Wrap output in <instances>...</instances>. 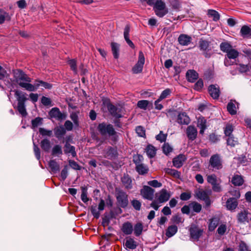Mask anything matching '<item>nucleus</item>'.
<instances>
[{
	"mask_svg": "<svg viewBox=\"0 0 251 251\" xmlns=\"http://www.w3.org/2000/svg\"><path fill=\"white\" fill-rule=\"evenodd\" d=\"M186 134L190 140L194 141L197 136L198 131L193 126H189L186 129Z\"/></svg>",
	"mask_w": 251,
	"mask_h": 251,
	"instance_id": "aec40b11",
	"label": "nucleus"
},
{
	"mask_svg": "<svg viewBox=\"0 0 251 251\" xmlns=\"http://www.w3.org/2000/svg\"><path fill=\"white\" fill-rule=\"evenodd\" d=\"M90 210L93 216L96 219H99L100 216V213L99 211L97 210V205H92L90 207Z\"/></svg>",
	"mask_w": 251,
	"mask_h": 251,
	"instance_id": "0e129e2a",
	"label": "nucleus"
},
{
	"mask_svg": "<svg viewBox=\"0 0 251 251\" xmlns=\"http://www.w3.org/2000/svg\"><path fill=\"white\" fill-rule=\"evenodd\" d=\"M118 152L116 148L108 147L105 152V157L108 159H114L118 157Z\"/></svg>",
	"mask_w": 251,
	"mask_h": 251,
	"instance_id": "f3484780",
	"label": "nucleus"
},
{
	"mask_svg": "<svg viewBox=\"0 0 251 251\" xmlns=\"http://www.w3.org/2000/svg\"><path fill=\"white\" fill-rule=\"evenodd\" d=\"M121 181L126 189L128 190L132 188V181L128 174H124V176L121 177Z\"/></svg>",
	"mask_w": 251,
	"mask_h": 251,
	"instance_id": "412c9836",
	"label": "nucleus"
},
{
	"mask_svg": "<svg viewBox=\"0 0 251 251\" xmlns=\"http://www.w3.org/2000/svg\"><path fill=\"white\" fill-rule=\"evenodd\" d=\"M195 196L198 198L202 201L205 199L207 197H208V195L207 193L204 190H199L197 192H196Z\"/></svg>",
	"mask_w": 251,
	"mask_h": 251,
	"instance_id": "8fccbe9b",
	"label": "nucleus"
},
{
	"mask_svg": "<svg viewBox=\"0 0 251 251\" xmlns=\"http://www.w3.org/2000/svg\"><path fill=\"white\" fill-rule=\"evenodd\" d=\"M111 50L114 58L117 59L119 57L120 45L115 42L111 43Z\"/></svg>",
	"mask_w": 251,
	"mask_h": 251,
	"instance_id": "f704fd0d",
	"label": "nucleus"
},
{
	"mask_svg": "<svg viewBox=\"0 0 251 251\" xmlns=\"http://www.w3.org/2000/svg\"><path fill=\"white\" fill-rule=\"evenodd\" d=\"M70 117L71 119V120L73 121L75 126V127H78L79 124L78 113L75 112H72L70 114Z\"/></svg>",
	"mask_w": 251,
	"mask_h": 251,
	"instance_id": "09e8293b",
	"label": "nucleus"
},
{
	"mask_svg": "<svg viewBox=\"0 0 251 251\" xmlns=\"http://www.w3.org/2000/svg\"><path fill=\"white\" fill-rule=\"evenodd\" d=\"M189 206L193 211L196 213H200L201 210V205L196 201L191 202L189 203Z\"/></svg>",
	"mask_w": 251,
	"mask_h": 251,
	"instance_id": "a18cd8bd",
	"label": "nucleus"
},
{
	"mask_svg": "<svg viewBox=\"0 0 251 251\" xmlns=\"http://www.w3.org/2000/svg\"><path fill=\"white\" fill-rule=\"evenodd\" d=\"M220 48L221 50L223 52L227 53L232 48V46L230 43L228 42H224L220 44Z\"/></svg>",
	"mask_w": 251,
	"mask_h": 251,
	"instance_id": "79ce46f5",
	"label": "nucleus"
},
{
	"mask_svg": "<svg viewBox=\"0 0 251 251\" xmlns=\"http://www.w3.org/2000/svg\"><path fill=\"white\" fill-rule=\"evenodd\" d=\"M97 130L102 136L108 135L114 143H116L119 140L118 133L110 124L104 122L100 123L97 126Z\"/></svg>",
	"mask_w": 251,
	"mask_h": 251,
	"instance_id": "f257e3e1",
	"label": "nucleus"
},
{
	"mask_svg": "<svg viewBox=\"0 0 251 251\" xmlns=\"http://www.w3.org/2000/svg\"><path fill=\"white\" fill-rule=\"evenodd\" d=\"M13 91L15 92V96L18 101L17 107L18 111L23 116H26L27 113L26 111L25 102L28 100L26 97V94L18 90H14Z\"/></svg>",
	"mask_w": 251,
	"mask_h": 251,
	"instance_id": "f03ea898",
	"label": "nucleus"
},
{
	"mask_svg": "<svg viewBox=\"0 0 251 251\" xmlns=\"http://www.w3.org/2000/svg\"><path fill=\"white\" fill-rule=\"evenodd\" d=\"M64 151L65 154L71 153L73 157L76 156L75 147L71 145L68 142H66L64 145Z\"/></svg>",
	"mask_w": 251,
	"mask_h": 251,
	"instance_id": "bb28decb",
	"label": "nucleus"
},
{
	"mask_svg": "<svg viewBox=\"0 0 251 251\" xmlns=\"http://www.w3.org/2000/svg\"><path fill=\"white\" fill-rule=\"evenodd\" d=\"M239 251H251V250L244 242L241 241L239 245Z\"/></svg>",
	"mask_w": 251,
	"mask_h": 251,
	"instance_id": "774afa93",
	"label": "nucleus"
},
{
	"mask_svg": "<svg viewBox=\"0 0 251 251\" xmlns=\"http://www.w3.org/2000/svg\"><path fill=\"white\" fill-rule=\"evenodd\" d=\"M103 103L106 105L108 111L110 115L116 119H120L123 117L121 114V109L118 108L117 106L113 104L110 101L109 99H106L103 101Z\"/></svg>",
	"mask_w": 251,
	"mask_h": 251,
	"instance_id": "6e6552de",
	"label": "nucleus"
},
{
	"mask_svg": "<svg viewBox=\"0 0 251 251\" xmlns=\"http://www.w3.org/2000/svg\"><path fill=\"white\" fill-rule=\"evenodd\" d=\"M144 159L143 156L139 154L134 155L133 157V161L135 165V166L139 164H142V162Z\"/></svg>",
	"mask_w": 251,
	"mask_h": 251,
	"instance_id": "bf43d9fd",
	"label": "nucleus"
},
{
	"mask_svg": "<svg viewBox=\"0 0 251 251\" xmlns=\"http://www.w3.org/2000/svg\"><path fill=\"white\" fill-rule=\"evenodd\" d=\"M186 159L187 158L185 155L183 154H180L173 159V165L177 168H179L182 166Z\"/></svg>",
	"mask_w": 251,
	"mask_h": 251,
	"instance_id": "a211bd4d",
	"label": "nucleus"
},
{
	"mask_svg": "<svg viewBox=\"0 0 251 251\" xmlns=\"http://www.w3.org/2000/svg\"><path fill=\"white\" fill-rule=\"evenodd\" d=\"M115 197L117 204L123 208H126L128 205V196L126 192L120 188L115 189Z\"/></svg>",
	"mask_w": 251,
	"mask_h": 251,
	"instance_id": "39448f33",
	"label": "nucleus"
},
{
	"mask_svg": "<svg viewBox=\"0 0 251 251\" xmlns=\"http://www.w3.org/2000/svg\"><path fill=\"white\" fill-rule=\"evenodd\" d=\"M250 69H251V66L249 64L247 65L239 64L238 67H237V69L241 73H246L249 71Z\"/></svg>",
	"mask_w": 251,
	"mask_h": 251,
	"instance_id": "3c124183",
	"label": "nucleus"
},
{
	"mask_svg": "<svg viewBox=\"0 0 251 251\" xmlns=\"http://www.w3.org/2000/svg\"><path fill=\"white\" fill-rule=\"evenodd\" d=\"M210 96L214 100H218L221 94L220 87L217 84H211L208 88Z\"/></svg>",
	"mask_w": 251,
	"mask_h": 251,
	"instance_id": "dca6fc26",
	"label": "nucleus"
},
{
	"mask_svg": "<svg viewBox=\"0 0 251 251\" xmlns=\"http://www.w3.org/2000/svg\"><path fill=\"white\" fill-rule=\"evenodd\" d=\"M172 93V91L169 88H167L162 92L160 95L159 100H163V99L167 98Z\"/></svg>",
	"mask_w": 251,
	"mask_h": 251,
	"instance_id": "680f3d73",
	"label": "nucleus"
},
{
	"mask_svg": "<svg viewBox=\"0 0 251 251\" xmlns=\"http://www.w3.org/2000/svg\"><path fill=\"white\" fill-rule=\"evenodd\" d=\"M240 33L244 38H251V27L248 25H243L241 28Z\"/></svg>",
	"mask_w": 251,
	"mask_h": 251,
	"instance_id": "c85d7f7f",
	"label": "nucleus"
},
{
	"mask_svg": "<svg viewBox=\"0 0 251 251\" xmlns=\"http://www.w3.org/2000/svg\"><path fill=\"white\" fill-rule=\"evenodd\" d=\"M121 230L125 234H131L133 230V227L132 224L129 222L124 223L121 227Z\"/></svg>",
	"mask_w": 251,
	"mask_h": 251,
	"instance_id": "393cba45",
	"label": "nucleus"
},
{
	"mask_svg": "<svg viewBox=\"0 0 251 251\" xmlns=\"http://www.w3.org/2000/svg\"><path fill=\"white\" fill-rule=\"evenodd\" d=\"M177 227L176 225H171L166 230V235L168 238L173 236L177 231Z\"/></svg>",
	"mask_w": 251,
	"mask_h": 251,
	"instance_id": "473e14b6",
	"label": "nucleus"
},
{
	"mask_svg": "<svg viewBox=\"0 0 251 251\" xmlns=\"http://www.w3.org/2000/svg\"><path fill=\"white\" fill-rule=\"evenodd\" d=\"M125 245L126 248L129 249L134 250L137 247L138 243L133 238L129 237L127 238Z\"/></svg>",
	"mask_w": 251,
	"mask_h": 251,
	"instance_id": "72a5a7b5",
	"label": "nucleus"
},
{
	"mask_svg": "<svg viewBox=\"0 0 251 251\" xmlns=\"http://www.w3.org/2000/svg\"><path fill=\"white\" fill-rule=\"evenodd\" d=\"M53 131L55 137L58 139H61L66 133V129L62 126L55 127Z\"/></svg>",
	"mask_w": 251,
	"mask_h": 251,
	"instance_id": "cd10ccee",
	"label": "nucleus"
},
{
	"mask_svg": "<svg viewBox=\"0 0 251 251\" xmlns=\"http://www.w3.org/2000/svg\"><path fill=\"white\" fill-rule=\"evenodd\" d=\"M223 166L222 159L218 154L212 155L209 159L208 168L213 171L219 170Z\"/></svg>",
	"mask_w": 251,
	"mask_h": 251,
	"instance_id": "423d86ee",
	"label": "nucleus"
},
{
	"mask_svg": "<svg viewBox=\"0 0 251 251\" xmlns=\"http://www.w3.org/2000/svg\"><path fill=\"white\" fill-rule=\"evenodd\" d=\"M149 103L148 100H140L137 102V106L142 109L146 110Z\"/></svg>",
	"mask_w": 251,
	"mask_h": 251,
	"instance_id": "338daca9",
	"label": "nucleus"
},
{
	"mask_svg": "<svg viewBox=\"0 0 251 251\" xmlns=\"http://www.w3.org/2000/svg\"><path fill=\"white\" fill-rule=\"evenodd\" d=\"M40 86L43 87L46 89H51L52 87V85L51 84L38 79L35 80L34 85L31 83L20 84V87L30 92L35 91Z\"/></svg>",
	"mask_w": 251,
	"mask_h": 251,
	"instance_id": "7ed1b4c3",
	"label": "nucleus"
},
{
	"mask_svg": "<svg viewBox=\"0 0 251 251\" xmlns=\"http://www.w3.org/2000/svg\"><path fill=\"white\" fill-rule=\"evenodd\" d=\"M227 110L232 115L236 114V108L235 104L230 101L227 105Z\"/></svg>",
	"mask_w": 251,
	"mask_h": 251,
	"instance_id": "de8ad7c7",
	"label": "nucleus"
},
{
	"mask_svg": "<svg viewBox=\"0 0 251 251\" xmlns=\"http://www.w3.org/2000/svg\"><path fill=\"white\" fill-rule=\"evenodd\" d=\"M49 166L50 171L53 173H56L59 171V164L54 159L50 160L49 162Z\"/></svg>",
	"mask_w": 251,
	"mask_h": 251,
	"instance_id": "e433bc0d",
	"label": "nucleus"
},
{
	"mask_svg": "<svg viewBox=\"0 0 251 251\" xmlns=\"http://www.w3.org/2000/svg\"><path fill=\"white\" fill-rule=\"evenodd\" d=\"M81 199L83 202L86 203L88 201L89 199L87 197V189L85 187H81Z\"/></svg>",
	"mask_w": 251,
	"mask_h": 251,
	"instance_id": "6e6d98bb",
	"label": "nucleus"
},
{
	"mask_svg": "<svg viewBox=\"0 0 251 251\" xmlns=\"http://www.w3.org/2000/svg\"><path fill=\"white\" fill-rule=\"evenodd\" d=\"M135 170L140 175H145L148 173L149 169L147 165L142 163L135 166Z\"/></svg>",
	"mask_w": 251,
	"mask_h": 251,
	"instance_id": "c756f323",
	"label": "nucleus"
},
{
	"mask_svg": "<svg viewBox=\"0 0 251 251\" xmlns=\"http://www.w3.org/2000/svg\"><path fill=\"white\" fill-rule=\"evenodd\" d=\"M110 217H109L108 213L105 212L102 218L101 225L103 227H105L106 226H108L110 223Z\"/></svg>",
	"mask_w": 251,
	"mask_h": 251,
	"instance_id": "13d9d810",
	"label": "nucleus"
},
{
	"mask_svg": "<svg viewBox=\"0 0 251 251\" xmlns=\"http://www.w3.org/2000/svg\"><path fill=\"white\" fill-rule=\"evenodd\" d=\"M154 193V190L148 186H144L140 191L143 198L148 200L153 199Z\"/></svg>",
	"mask_w": 251,
	"mask_h": 251,
	"instance_id": "2eb2a0df",
	"label": "nucleus"
},
{
	"mask_svg": "<svg viewBox=\"0 0 251 251\" xmlns=\"http://www.w3.org/2000/svg\"><path fill=\"white\" fill-rule=\"evenodd\" d=\"M40 146L44 151L48 152L51 148L50 141L47 138H44L41 140Z\"/></svg>",
	"mask_w": 251,
	"mask_h": 251,
	"instance_id": "7c9ffc66",
	"label": "nucleus"
},
{
	"mask_svg": "<svg viewBox=\"0 0 251 251\" xmlns=\"http://www.w3.org/2000/svg\"><path fill=\"white\" fill-rule=\"evenodd\" d=\"M226 140V143L228 146H230L231 147H234L238 143V141L235 139L233 137V135L227 136Z\"/></svg>",
	"mask_w": 251,
	"mask_h": 251,
	"instance_id": "5fc2aeb1",
	"label": "nucleus"
},
{
	"mask_svg": "<svg viewBox=\"0 0 251 251\" xmlns=\"http://www.w3.org/2000/svg\"><path fill=\"white\" fill-rule=\"evenodd\" d=\"M233 131V126L230 124H228L226 126L224 132L226 136H232V132Z\"/></svg>",
	"mask_w": 251,
	"mask_h": 251,
	"instance_id": "69168bd1",
	"label": "nucleus"
},
{
	"mask_svg": "<svg viewBox=\"0 0 251 251\" xmlns=\"http://www.w3.org/2000/svg\"><path fill=\"white\" fill-rule=\"evenodd\" d=\"M171 194L166 189H161L158 193L156 194L157 200L159 203H163L167 201L170 198Z\"/></svg>",
	"mask_w": 251,
	"mask_h": 251,
	"instance_id": "ddd939ff",
	"label": "nucleus"
},
{
	"mask_svg": "<svg viewBox=\"0 0 251 251\" xmlns=\"http://www.w3.org/2000/svg\"><path fill=\"white\" fill-rule=\"evenodd\" d=\"M190 238L193 241H198L202 236L204 230L196 225H191L189 228Z\"/></svg>",
	"mask_w": 251,
	"mask_h": 251,
	"instance_id": "0eeeda50",
	"label": "nucleus"
},
{
	"mask_svg": "<svg viewBox=\"0 0 251 251\" xmlns=\"http://www.w3.org/2000/svg\"><path fill=\"white\" fill-rule=\"evenodd\" d=\"M219 219L218 217H213L210 220L208 225V229L210 231L214 230L219 224Z\"/></svg>",
	"mask_w": 251,
	"mask_h": 251,
	"instance_id": "ea45409f",
	"label": "nucleus"
},
{
	"mask_svg": "<svg viewBox=\"0 0 251 251\" xmlns=\"http://www.w3.org/2000/svg\"><path fill=\"white\" fill-rule=\"evenodd\" d=\"M62 147L60 145H55L52 148L51 155L53 156H59L62 154Z\"/></svg>",
	"mask_w": 251,
	"mask_h": 251,
	"instance_id": "49530a36",
	"label": "nucleus"
},
{
	"mask_svg": "<svg viewBox=\"0 0 251 251\" xmlns=\"http://www.w3.org/2000/svg\"><path fill=\"white\" fill-rule=\"evenodd\" d=\"M129 32H130V26L129 25H126L124 28V38L128 45V46L132 49L135 48V45L129 39Z\"/></svg>",
	"mask_w": 251,
	"mask_h": 251,
	"instance_id": "4be33fe9",
	"label": "nucleus"
},
{
	"mask_svg": "<svg viewBox=\"0 0 251 251\" xmlns=\"http://www.w3.org/2000/svg\"><path fill=\"white\" fill-rule=\"evenodd\" d=\"M191 41V37L187 34H181L178 38V42L182 46H188Z\"/></svg>",
	"mask_w": 251,
	"mask_h": 251,
	"instance_id": "5701e85b",
	"label": "nucleus"
},
{
	"mask_svg": "<svg viewBox=\"0 0 251 251\" xmlns=\"http://www.w3.org/2000/svg\"><path fill=\"white\" fill-rule=\"evenodd\" d=\"M250 214L248 210L244 209L241 211L237 215V220L238 223L245 224L246 223H249L250 221H251V218H249V215Z\"/></svg>",
	"mask_w": 251,
	"mask_h": 251,
	"instance_id": "4468645a",
	"label": "nucleus"
},
{
	"mask_svg": "<svg viewBox=\"0 0 251 251\" xmlns=\"http://www.w3.org/2000/svg\"><path fill=\"white\" fill-rule=\"evenodd\" d=\"M151 6H153V10L155 15L159 18L163 17L169 12L165 2L162 0L154 1Z\"/></svg>",
	"mask_w": 251,
	"mask_h": 251,
	"instance_id": "20e7f679",
	"label": "nucleus"
},
{
	"mask_svg": "<svg viewBox=\"0 0 251 251\" xmlns=\"http://www.w3.org/2000/svg\"><path fill=\"white\" fill-rule=\"evenodd\" d=\"M239 55V52L235 49H231L226 54V57L228 59H235Z\"/></svg>",
	"mask_w": 251,
	"mask_h": 251,
	"instance_id": "a19ab883",
	"label": "nucleus"
},
{
	"mask_svg": "<svg viewBox=\"0 0 251 251\" xmlns=\"http://www.w3.org/2000/svg\"><path fill=\"white\" fill-rule=\"evenodd\" d=\"M244 179L242 176L236 175H234L231 180L232 183L235 186H241L244 183Z\"/></svg>",
	"mask_w": 251,
	"mask_h": 251,
	"instance_id": "4c0bfd02",
	"label": "nucleus"
},
{
	"mask_svg": "<svg viewBox=\"0 0 251 251\" xmlns=\"http://www.w3.org/2000/svg\"><path fill=\"white\" fill-rule=\"evenodd\" d=\"M165 173L172 176L176 178H179L180 177L181 173L180 172L170 168H166L165 169Z\"/></svg>",
	"mask_w": 251,
	"mask_h": 251,
	"instance_id": "c03bdc74",
	"label": "nucleus"
},
{
	"mask_svg": "<svg viewBox=\"0 0 251 251\" xmlns=\"http://www.w3.org/2000/svg\"><path fill=\"white\" fill-rule=\"evenodd\" d=\"M11 16L9 13L0 8V25L3 24L5 21H10Z\"/></svg>",
	"mask_w": 251,
	"mask_h": 251,
	"instance_id": "c9c22d12",
	"label": "nucleus"
},
{
	"mask_svg": "<svg viewBox=\"0 0 251 251\" xmlns=\"http://www.w3.org/2000/svg\"><path fill=\"white\" fill-rule=\"evenodd\" d=\"M167 134H164L162 131H160L159 134L155 136L156 140L161 143L165 142L167 139Z\"/></svg>",
	"mask_w": 251,
	"mask_h": 251,
	"instance_id": "e2e57ef3",
	"label": "nucleus"
},
{
	"mask_svg": "<svg viewBox=\"0 0 251 251\" xmlns=\"http://www.w3.org/2000/svg\"><path fill=\"white\" fill-rule=\"evenodd\" d=\"M162 148L163 152L167 155H168L173 151L172 147L169 145L168 143L165 142Z\"/></svg>",
	"mask_w": 251,
	"mask_h": 251,
	"instance_id": "4d7b16f0",
	"label": "nucleus"
},
{
	"mask_svg": "<svg viewBox=\"0 0 251 251\" xmlns=\"http://www.w3.org/2000/svg\"><path fill=\"white\" fill-rule=\"evenodd\" d=\"M210 43V41L202 39H201L199 41V48L200 50L202 51L205 58H209L211 56L212 53L209 52V51L211 50Z\"/></svg>",
	"mask_w": 251,
	"mask_h": 251,
	"instance_id": "9d476101",
	"label": "nucleus"
},
{
	"mask_svg": "<svg viewBox=\"0 0 251 251\" xmlns=\"http://www.w3.org/2000/svg\"><path fill=\"white\" fill-rule=\"evenodd\" d=\"M176 122L180 125H187L190 123V119L185 112H181L177 115Z\"/></svg>",
	"mask_w": 251,
	"mask_h": 251,
	"instance_id": "6ab92c4d",
	"label": "nucleus"
},
{
	"mask_svg": "<svg viewBox=\"0 0 251 251\" xmlns=\"http://www.w3.org/2000/svg\"><path fill=\"white\" fill-rule=\"evenodd\" d=\"M198 74L194 70H189L186 74L187 80L190 82H194L198 78Z\"/></svg>",
	"mask_w": 251,
	"mask_h": 251,
	"instance_id": "a878e982",
	"label": "nucleus"
},
{
	"mask_svg": "<svg viewBox=\"0 0 251 251\" xmlns=\"http://www.w3.org/2000/svg\"><path fill=\"white\" fill-rule=\"evenodd\" d=\"M145 64V57L144 53L142 51H140L139 53L138 60L137 62L133 67L132 69V73L134 74H137L141 73L143 69V66Z\"/></svg>",
	"mask_w": 251,
	"mask_h": 251,
	"instance_id": "9b49d317",
	"label": "nucleus"
},
{
	"mask_svg": "<svg viewBox=\"0 0 251 251\" xmlns=\"http://www.w3.org/2000/svg\"><path fill=\"white\" fill-rule=\"evenodd\" d=\"M14 77L20 86L21 83H30L31 82V78L20 69L14 72Z\"/></svg>",
	"mask_w": 251,
	"mask_h": 251,
	"instance_id": "1a4fd4ad",
	"label": "nucleus"
},
{
	"mask_svg": "<svg viewBox=\"0 0 251 251\" xmlns=\"http://www.w3.org/2000/svg\"><path fill=\"white\" fill-rule=\"evenodd\" d=\"M146 152L148 157L152 158L155 156L156 150L153 146L150 144L146 147Z\"/></svg>",
	"mask_w": 251,
	"mask_h": 251,
	"instance_id": "2f4dec72",
	"label": "nucleus"
},
{
	"mask_svg": "<svg viewBox=\"0 0 251 251\" xmlns=\"http://www.w3.org/2000/svg\"><path fill=\"white\" fill-rule=\"evenodd\" d=\"M131 204L134 209L139 211L141 207V202L140 201L136 199H133L131 201Z\"/></svg>",
	"mask_w": 251,
	"mask_h": 251,
	"instance_id": "052dcab7",
	"label": "nucleus"
},
{
	"mask_svg": "<svg viewBox=\"0 0 251 251\" xmlns=\"http://www.w3.org/2000/svg\"><path fill=\"white\" fill-rule=\"evenodd\" d=\"M143 225L141 222L136 223L134 226V233L136 236H139L142 233Z\"/></svg>",
	"mask_w": 251,
	"mask_h": 251,
	"instance_id": "58836bf2",
	"label": "nucleus"
},
{
	"mask_svg": "<svg viewBox=\"0 0 251 251\" xmlns=\"http://www.w3.org/2000/svg\"><path fill=\"white\" fill-rule=\"evenodd\" d=\"M39 132L42 136L51 137L52 136V131L48 130L43 127H40Z\"/></svg>",
	"mask_w": 251,
	"mask_h": 251,
	"instance_id": "603ef678",
	"label": "nucleus"
},
{
	"mask_svg": "<svg viewBox=\"0 0 251 251\" xmlns=\"http://www.w3.org/2000/svg\"><path fill=\"white\" fill-rule=\"evenodd\" d=\"M207 15L209 17L212 18L214 21H218L220 19V15L219 13L213 9L208 10Z\"/></svg>",
	"mask_w": 251,
	"mask_h": 251,
	"instance_id": "37998d69",
	"label": "nucleus"
},
{
	"mask_svg": "<svg viewBox=\"0 0 251 251\" xmlns=\"http://www.w3.org/2000/svg\"><path fill=\"white\" fill-rule=\"evenodd\" d=\"M171 5L173 9L178 11L181 8V3L178 0H171Z\"/></svg>",
	"mask_w": 251,
	"mask_h": 251,
	"instance_id": "864d4df0",
	"label": "nucleus"
},
{
	"mask_svg": "<svg viewBox=\"0 0 251 251\" xmlns=\"http://www.w3.org/2000/svg\"><path fill=\"white\" fill-rule=\"evenodd\" d=\"M50 119H55L61 121L66 118L67 115L65 113H62L58 107H53L49 112Z\"/></svg>",
	"mask_w": 251,
	"mask_h": 251,
	"instance_id": "f8f14e48",
	"label": "nucleus"
},
{
	"mask_svg": "<svg viewBox=\"0 0 251 251\" xmlns=\"http://www.w3.org/2000/svg\"><path fill=\"white\" fill-rule=\"evenodd\" d=\"M238 205V202L236 199L229 198L226 202V207L227 210L231 211H234Z\"/></svg>",
	"mask_w": 251,
	"mask_h": 251,
	"instance_id": "b1692460",
	"label": "nucleus"
}]
</instances>
